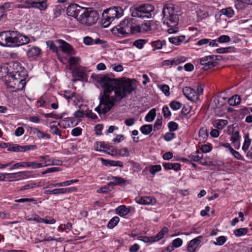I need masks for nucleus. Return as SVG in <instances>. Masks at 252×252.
Returning <instances> with one entry per match:
<instances>
[{
    "instance_id": "1",
    "label": "nucleus",
    "mask_w": 252,
    "mask_h": 252,
    "mask_svg": "<svg viewBox=\"0 0 252 252\" xmlns=\"http://www.w3.org/2000/svg\"><path fill=\"white\" fill-rule=\"evenodd\" d=\"M94 78L103 90L99 95V104L95 108L99 114H106L114 106L116 99L121 100L134 90L129 81L112 79L106 74L96 75Z\"/></svg>"
},
{
    "instance_id": "2",
    "label": "nucleus",
    "mask_w": 252,
    "mask_h": 252,
    "mask_svg": "<svg viewBox=\"0 0 252 252\" xmlns=\"http://www.w3.org/2000/svg\"><path fill=\"white\" fill-rule=\"evenodd\" d=\"M162 14L163 23L169 27L167 30L168 32L173 33L177 32L179 31L178 25L179 18L178 15L175 11L173 5L165 4L162 9Z\"/></svg>"
},
{
    "instance_id": "3",
    "label": "nucleus",
    "mask_w": 252,
    "mask_h": 252,
    "mask_svg": "<svg viewBox=\"0 0 252 252\" xmlns=\"http://www.w3.org/2000/svg\"><path fill=\"white\" fill-rule=\"evenodd\" d=\"M135 26L131 20L126 19L111 30L112 34L115 36L123 37L127 36L129 33L135 32Z\"/></svg>"
},
{
    "instance_id": "4",
    "label": "nucleus",
    "mask_w": 252,
    "mask_h": 252,
    "mask_svg": "<svg viewBox=\"0 0 252 252\" xmlns=\"http://www.w3.org/2000/svg\"><path fill=\"white\" fill-rule=\"evenodd\" d=\"M98 18L99 14L96 11L85 8L78 21L83 25L90 27L96 23Z\"/></svg>"
},
{
    "instance_id": "5",
    "label": "nucleus",
    "mask_w": 252,
    "mask_h": 252,
    "mask_svg": "<svg viewBox=\"0 0 252 252\" xmlns=\"http://www.w3.org/2000/svg\"><path fill=\"white\" fill-rule=\"evenodd\" d=\"M12 68L14 69L13 73V79L12 80L14 85L21 84L24 87L26 84L25 78L27 75V71L25 68L17 62H14L12 64Z\"/></svg>"
},
{
    "instance_id": "6",
    "label": "nucleus",
    "mask_w": 252,
    "mask_h": 252,
    "mask_svg": "<svg viewBox=\"0 0 252 252\" xmlns=\"http://www.w3.org/2000/svg\"><path fill=\"white\" fill-rule=\"evenodd\" d=\"M8 41L10 42L8 44V46H18L28 43L30 40L26 36L21 34L17 31H8Z\"/></svg>"
},
{
    "instance_id": "7",
    "label": "nucleus",
    "mask_w": 252,
    "mask_h": 252,
    "mask_svg": "<svg viewBox=\"0 0 252 252\" xmlns=\"http://www.w3.org/2000/svg\"><path fill=\"white\" fill-rule=\"evenodd\" d=\"M154 9L151 4H144L134 8L131 15L134 17L149 18L152 17V13L154 12Z\"/></svg>"
},
{
    "instance_id": "8",
    "label": "nucleus",
    "mask_w": 252,
    "mask_h": 252,
    "mask_svg": "<svg viewBox=\"0 0 252 252\" xmlns=\"http://www.w3.org/2000/svg\"><path fill=\"white\" fill-rule=\"evenodd\" d=\"M103 13L108 16V19L114 20L115 18H119L124 14L123 8L120 6H113L107 8L103 11Z\"/></svg>"
},
{
    "instance_id": "9",
    "label": "nucleus",
    "mask_w": 252,
    "mask_h": 252,
    "mask_svg": "<svg viewBox=\"0 0 252 252\" xmlns=\"http://www.w3.org/2000/svg\"><path fill=\"white\" fill-rule=\"evenodd\" d=\"M84 8L77 4L73 3L67 7L66 13L68 16L74 17L78 20L79 17H81V13L84 11Z\"/></svg>"
},
{
    "instance_id": "10",
    "label": "nucleus",
    "mask_w": 252,
    "mask_h": 252,
    "mask_svg": "<svg viewBox=\"0 0 252 252\" xmlns=\"http://www.w3.org/2000/svg\"><path fill=\"white\" fill-rule=\"evenodd\" d=\"M215 57H217V56L211 55L204 57L199 59L200 63L204 65L203 67L204 70H207L217 65L218 63L215 61L216 59L214 60Z\"/></svg>"
},
{
    "instance_id": "11",
    "label": "nucleus",
    "mask_w": 252,
    "mask_h": 252,
    "mask_svg": "<svg viewBox=\"0 0 252 252\" xmlns=\"http://www.w3.org/2000/svg\"><path fill=\"white\" fill-rule=\"evenodd\" d=\"M9 70L7 65L0 66V79L7 84L12 83V80L13 79V73L14 71L10 72Z\"/></svg>"
},
{
    "instance_id": "12",
    "label": "nucleus",
    "mask_w": 252,
    "mask_h": 252,
    "mask_svg": "<svg viewBox=\"0 0 252 252\" xmlns=\"http://www.w3.org/2000/svg\"><path fill=\"white\" fill-rule=\"evenodd\" d=\"M39 159H43L44 162L42 163L44 167L50 165H57L60 166L62 165L63 161L59 159H50L49 155L42 156L38 157Z\"/></svg>"
},
{
    "instance_id": "13",
    "label": "nucleus",
    "mask_w": 252,
    "mask_h": 252,
    "mask_svg": "<svg viewBox=\"0 0 252 252\" xmlns=\"http://www.w3.org/2000/svg\"><path fill=\"white\" fill-rule=\"evenodd\" d=\"M155 23L153 21H148L146 23L142 24L139 27H135L136 32H147L154 30Z\"/></svg>"
},
{
    "instance_id": "14",
    "label": "nucleus",
    "mask_w": 252,
    "mask_h": 252,
    "mask_svg": "<svg viewBox=\"0 0 252 252\" xmlns=\"http://www.w3.org/2000/svg\"><path fill=\"white\" fill-rule=\"evenodd\" d=\"M33 147V146L31 145L20 146L17 144H9L8 146H7L8 151L16 152H25L32 149Z\"/></svg>"
},
{
    "instance_id": "15",
    "label": "nucleus",
    "mask_w": 252,
    "mask_h": 252,
    "mask_svg": "<svg viewBox=\"0 0 252 252\" xmlns=\"http://www.w3.org/2000/svg\"><path fill=\"white\" fill-rule=\"evenodd\" d=\"M136 202L142 205H153L156 203V199L151 196H137L135 198Z\"/></svg>"
},
{
    "instance_id": "16",
    "label": "nucleus",
    "mask_w": 252,
    "mask_h": 252,
    "mask_svg": "<svg viewBox=\"0 0 252 252\" xmlns=\"http://www.w3.org/2000/svg\"><path fill=\"white\" fill-rule=\"evenodd\" d=\"M56 41L59 43V46L62 49L63 52L68 54H74L71 46L66 41L62 39H58Z\"/></svg>"
},
{
    "instance_id": "17",
    "label": "nucleus",
    "mask_w": 252,
    "mask_h": 252,
    "mask_svg": "<svg viewBox=\"0 0 252 252\" xmlns=\"http://www.w3.org/2000/svg\"><path fill=\"white\" fill-rule=\"evenodd\" d=\"M202 238V236H199L189 241L188 246V251L189 252H194L201 243Z\"/></svg>"
},
{
    "instance_id": "18",
    "label": "nucleus",
    "mask_w": 252,
    "mask_h": 252,
    "mask_svg": "<svg viewBox=\"0 0 252 252\" xmlns=\"http://www.w3.org/2000/svg\"><path fill=\"white\" fill-rule=\"evenodd\" d=\"M183 93L189 100L193 101L196 98V92L190 87H184Z\"/></svg>"
},
{
    "instance_id": "19",
    "label": "nucleus",
    "mask_w": 252,
    "mask_h": 252,
    "mask_svg": "<svg viewBox=\"0 0 252 252\" xmlns=\"http://www.w3.org/2000/svg\"><path fill=\"white\" fill-rule=\"evenodd\" d=\"M41 50L40 48L33 46L30 48L27 52V55L28 57L35 59L41 54Z\"/></svg>"
},
{
    "instance_id": "20",
    "label": "nucleus",
    "mask_w": 252,
    "mask_h": 252,
    "mask_svg": "<svg viewBox=\"0 0 252 252\" xmlns=\"http://www.w3.org/2000/svg\"><path fill=\"white\" fill-rule=\"evenodd\" d=\"M109 179L113 180V181L108 183L107 184L108 186L121 185L126 183V180L118 176L115 177L111 176V177H110L109 179H107V180Z\"/></svg>"
},
{
    "instance_id": "21",
    "label": "nucleus",
    "mask_w": 252,
    "mask_h": 252,
    "mask_svg": "<svg viewBox=\"0 0 252 252\" xmlns=\"http://www.w3.org/2000/svg\"><path fill=\"white\" fill-rule=\"evenodd\" d=\"M186 36L185 35H180L169 38V41L176 45H179L185 40Z\"/></svg>"
},
{
    "instance_id": "22",
    "label": "nucleus",
    "mask_w": 252,
    "mask_h": 252,
    "mask_svg": "<svg viewBox=\"0 0 252 252\" xmlns=\"http://www.w3.org/2000/svg\"><path fill=\"white\" fill-rule=\"evenodd\" d=\"M228 124L226 120L218 119L214 121L213 126L218 129H222Z\"/></svg>"
},
{
    "instance_id": "23",
    "label": "nucleus",
    "mask_w": 252,
    "mask_h": 252,
    "mask_svg": "<svg viewBox=\"0 0 252 252\" xmlns=\"http://www.w3.org/2000/svg\"><path fill=\"white\" fill-rule=\"evenodd\" d=\"M106 150H109L111 152H113L114 147L111 146H108L102 142H98L97 143L96 150L105 152Z\"/></svg>"
},
{
    "instance_id": "24",
    "label": "nucleus",
    "mask_w": 252,
    "mask_h": 252,
    "mask_svg": "<svg viewBox=\"0 0 252 252\" xmlns=\"http://www.w3.org/2000/svg\"><path fill=\"white\" fill-rule=\"evenodd\" d=\"M15 7V5L13 2H6L0 6V17H2L4 14L5 10H11Z\"/></svg>"
},
{
    "instance_id": "25",
    "label": "nucleus",
    "mask_w": 252,
    "mask_h": 252,
    "mask_svg": "<svg viewBox=\"0 0 252 252\" xmlns=\"http://www.w3.org/2000/svg\"><path fill=\"white\" fill-rule=\"evenodd\" d=\"M8 32L4 31L0 33V45L3 46H8V44L10 42L8 41Z\"/></svg>"
},
{
    "instance_id": "26",
    "label": "nucleus",
    "mask_w": 252,
    "mask_h": 252,
    "mask_svg": "<svg viewBox=\"0 0 252 252\" xmlns=\"http://www.w3.org/2000/svg\"><path fill=\"white\" fill-rule=\"evenodd\" d=\"M102 19L101 22V25L103 28H107L112 22L113 20L112 19H108V16L103 12L102 13Z\"/></svg>"
},
{
    "instance_id": "27",
    "label": "nucleus",
    "mask_w": 252,
    "mask_h": 252,
    "mask_svg": "<svg viewBox=\"0 0 252 252\" xmlns=\"http://www.w3.org/2000/svg\"><path fill=\"white\" fill-rule=\"evenodd\" d=\"M103 163L104 165H109L112 166H119L120 167H123V163L121 161H114L111 160H105L103 159Z\"/></svg>"
},
{
    "instance_id": "28",
    "label": "nucleus",
    "mask_w": 252,
    "mask_h": 252,
    "mask_svg": "<svg viewBox=\"0 0 252 252\" xmlns=\"http://www.w3.org/2000/svg\"><path fill=\"white\" fill-rule=\"evenodd\" d=\"M117 214L120 216H124L128 214L130 211L125 205H122L116 209Z\"/></svg>"
},
{
    "instance_id": "29",
    "label": "nucleus",
    "mask_w": 252,
    "mask_h": 252,
    "mask_svg": "<svg viewBox=\"0 0 252 252\" xmlns=\"http://www.w3.org/2000/svg\"><path fill=\"white\" fill-rule=\"evenodd\" d=\"M46 1L47 0H41L35 4L32 5V7L34 8H37L41 11H44L48 7Z\"/></svg>"
},
{
    "instance_id": "30",
    "label": "nucleus",
    "mask_w": 252,
    "mask_h": 252,
    "mask_svg": "<svg viewBox=\"0 0 252 252\" xmlns=\"http://www.w3.org/2000/svg\"><path fill=\"white\" fill-rule=\"evenodd\" d=\"M240 136L239 135V133L238 131H233L231 133V136L230 137V141L233 143H236L238 142V148L240 147Z\"/></svg>"
},
{
    "instance_id": "31",
    "label": "nucleus",
    "mask_w": 252,
    "mask_h": 252,
    "mask_svg": "<svg viewBox=\"0 0 252 252\" xmlns=\"http://www.w3.org/2000/svg\"><path fill=\"white\" fill-rule=\"evenodd\" d=\"M220 12L221 14L226 16L228 18H231L233 16L234 14V10L230 7L222 9Z\"/></svg>"
},
{
    "instance_id": "32",
    "label": "nucleus",
    "mask_w": 252,
    "mask_h": 252,
    "mask_svg": "<svg viewBox=\"0 0 252 252\" xmlns=\"http://www.w3.org/2000/svg\"><path fill=\"white\" fill-rule=\"evenodd\" d=\"M241 101V99L239 95H234L228 100V103L230 105L234 106L239 105Z\"/></svg>"
},
{
    "instance_id": "33",
    "label": "nucleus",
    "mask_w": 252,
    "mask_h": 252,
    "mask_svg": "<svg viewBox=\"0 0 252 252\" xmlns=\"http://www.w3.org/2000/svg\"><path fill=\"white\" fill-rule=\"evenodd\" d=\"M156 116V110L155 108L151 109L145 116V120L148 122H152Z\"/></svg>"
},
{
    "instance_id": "34",
    "label": "nucleus",
    "mask_w": 252,
    "mask_h": 252,
    "mask_svg": "<svg viewBox=\"0 0 252 252\" xmlns=\"http://www.w3.org/2000/svg\"><path fill=\"white\" fill-rule=\"evenodd\" d=\"M138 239L142 241L145 243H153L157 242L155 235L152 237L140 236L138 237Z\"/></svg>"
},
{
    "instance_id": "35",
    "label": "nucleus",
    "mask_w": 252,
    "mask_h": 252,
    "mask_svg": "<svg viewBox=\"0 0 252 252\" xmlns=\"http://www.w3.org/2000/svg\"><path fill=\"white\" fill-rule=\"evenodd\" d=\"M153 130V126L151 125H144L140 127V131L145 134H149Z\"/></svg>"
},
{
    "instance_id": "36",
    "label": "nucleus",
    "mask_w": 252,
    "mask_h": 252,
    "mask_svg": "<svg viewBox=\"0 0 252 252\" xmlns=\"http://www.w3.org/2000/svg\"><path fill=\"white\" fill-rule=\"evenodd\" d=\"M248 231L247 228H240L234 230L233 233L237 237H241L245 235Z\"/></svg>"
},
{
    "instance_id": "37",
    "label": "nucleus",
    "mask_w": 252,
    "mask_h": 252,
    "mask_svg": "<svg viewBox=\"0 0 252 252\" xmlns=\"http://www.w3.org/2000/svg\"><path fill=\"white\" fill-rule=\"evenodd\" d=\"M189 157L190 159L194 161H199L203 158L202 154L200 153L199 151H196L190 155Z\"/></svg>"
},
{
    "instance_id": "38",
    "label": "nucleus",
    "mask_w": 252,
    "mask_h": 252,
    "mask_svg": "<svg viewBox=\"0 0 252 252\" xmlns=\"http://www.w3.org/2000/svg\"><path fill=\"white\" fill-rule=\"evenodd\" d=\"M164 41H161L159 40H157L155 41H153L151 43V45L155 49H160L162 48L163 44H164Z\"/></svg>"
},
{
    "instance_id": "39",
    "label": "nucleus",
    "mask_w": 252,
    "mask_h": 252,
    "mask_svg": "<svg viewBox=\"0 0 252 252\" xmlns=\"http://www.w3.org/2000/svg\"><path fill=\"white\" fill-rule=\"evenodd\" d=\"M146 43V39H139L135 40L133 45L138 49H142Z\"/></svg>"
},
{
    "instance_id": "40",
    "label": "nucleus",
    "mask_w": 252,
    "mask_h": 252,
    "mask_svg": "<svg viewBox=\"0 0 252 252\" xmlns=\"http://www.w3.org/2000/svg\"><path fill=\"white\" fill-rule=\"evenodd\" d=\"M245 141L242 147V149L246 151L249 148L251 144V139L249 138V134H246L244 136Z\"/></svg>"
},
{
    "instance_id": "41",
    "label": "nucleus",
    "mask_w": 252,
    "mask_h": 252,
    "mask_svg": "<svg viewBox=\"0 0 252 252\" xmlns=\"http://www.w3.org/2000/svg\"><path fill=\"white\" fill-rule=\"evenodd\" d=\"M26 167H31L33 169L39 168L43 166V164L41 163H38L36 161L27 162Z\"/></svg>"
},
{
    "instance_id": "42",
    "label": "nucleus",
    "mask_w": 252,
    "mask_h": 252,
    "mask_svg": "<svg viewBox=\"0 0 252 252\" xmlns=\"http://www.w3.org/2000/svg\"><path fill=\"white\" fill-rule=\"evenodd\" d=\"M120 220L119 218L118 217H114L112 218L109 221L107 226L109 228H113L114 226H115L117 223L119 222Z\"/></svg>"
},
{
    "instance_id": "43",
    "label": "nucleus",
    "mask_w": 252,
    "mask_h": 252,
    "mask_svg": "<svg viewBox=\"0 0 252 252\" xmlns=\"http://www.w3.org/2000/svg\"><path fill=\"white\" fill-rule=\"evenodd\" d=\"M36 137L39 139H49L50 138V135L46 132L38 129L37 131Z\"/></svg>"
},
{
    "instance_id": "44",
    "label": "nucleus",
    "mask_w": 252,
    "mask_h": 252,
    "mask_svg": "<svg viewBox=\"0 0 252 252\" xmlns=\"http://www.w3.org/2000/svg\"><path fill=\"white\" fill-rule=\"evenodd\" d=\"M182 103L179 101L173 100L169 104L170 107L173 110H178L182 107Z\"/></svg>"
},
{
    "instance_id": "45",
    "label": "nucleus",
    "mask_w": 252,
    "mask_h": 252,
    "mask_svg": "<svg viewBox=\"0 0 252 252\" xmlns=\"http://www.w3.org/2000/svg\"><path fill=\"white\" fill-rule=\"evenodd\" d=\"M168 231V229L166 227H164L161 230L158 232L156 236L157 241L162 238L164 235Z\"/></svg>"
},
{
    "instance_id": "46",
    "label": "nucleus",
    "mask_w": 252,
    "mask_h": 252,
    "mask_svg": "<svg viewBox=\"0 0 252 252\" xmlns=\"http://www.w3.org/2000/svg\"><path fill=\"white\" fill-rule=\"evenodd\" d=\"M51 132L54 134L59 136L62 135L61 130L57 127V126L52 125L50 126Z\"/></svg>"
},
{
    "instance_id": "47",
    "label": "nucleus",
    "mask_w": 252,
    "mask_h": 252,
    "mask_svg": "<svg viewBox=\"0 0 252 252\" xmlns=\"http://www.w3.org/2000/svg\"><path fill=\"white\" fill-rule=\"evenodd\" d=\"M226 241V238L224 236H221L217 238L216 241L214 242L213 244L215 245L221 246Z\"/></svg>"
},
{
    "instance_id": "48",
    "label": "nucleus",
    "mask_w": 252,
    "mask_h": 252,
    "mask_svg": "<svg viewBox=\"0 0 252 252\" xmlns=\"http://www.w3.org/2000/svg\"><path fill=\"white\" fill-rule=\"evenodd\" d=\"M45 194H62V188L55 189L52 190H45L44 191Z\"/></svg>"
},
{
    "instance_id": "49",
    "label": "nucleus",
    "mask_w": 252,
    "mask_h": 252,
    "mask_svg": "<svg viewBox=\"0 0 252 252\" xmlns=\"http://www.w3.org/2000/svg\"><path fill=\"white\" fill-rule=\"evenodd\" d=\"M158 88L164 93L166 96L170 95L169 87L167 85H161L158 86Z\"/></svg>"
},
{
    "instance_id": "50",
    "label": "nucleus",
    "mask_w": 252,
    "mask_h": 252,
    "mask_svg": "<svg viewBox=\"0 0 252 252\" xmlns=\"http://www.w3.org/2000/svg\"><path fill=\"white\" fill-rule=\"evenodd\" d=\"M233 47L231 46L225 48H220L217 49L216 52L219 54H224L231 52V50L233 49Z\"/></svg>"
},
{
    "instance_id": "51",
    "label": "nucleus",
    "mask_w": 252,
    "mask_h": 252,
    "mask_svg": "<svg viewBox=\"0 0 252 252\" xmlns=\"http://www.w3.org/2000/svg\"><path fill=\"white\" fill-rule=\"evenodd\" d=\"M17 203H23V202H32L34 204H37V201L34 198H21L15 200Z\"/></svg>"
},
{
    "instance_id": "52",
    "label": "nucleus",
    "mask_w": 252,
    "mask_h": 252,
    "mask_svg": "<svg viewBox=\"0 0 252 252\" xmlns=\"http://www.w3.org/2000/svg\"><path fill=\"white\" fill-rule=\"evenodd\" d=\"M47 46L53 52H58V48L54 42L52 40H48L46 41Z\"/></svg>"
},
{
    "instance_id": "53",
    "label": "nucleus",
    "mask_w": 252,
    "mask_h": 252,
    "mask_svg": "<svg viewBox=\"0 0 252 252\" xmlns=\"http://www.w3.org/2000/svg\"><path fill=\"white\" fill-rule=\"evenodd\" d=\"M161 170V167L160 165H155L152 166L150 168V172L151 174L154 175L157 172Z\"/></svg>"
},
{
    "instance_id": "54",
    "label": "nucleus",
    "mask_w": 252,
    "mask_h": 252,
    "mask_svg": "<svg viewBox=\"0 0 252 252\" xmlns=\"http://www.w3.org/2000/svg\"><path fill=\"white\" fill-rule=\"evenodd\" d=\"M217 40L220 43H227L230 41V37L228 35H222L220 36Z\"/></svg>"
},
{
    "instance_id": "55",
    "label": "nucleus",
    "mask_w": 252,
    "mask_h": 252,
    "mask_svg": "<svg viewBox=\"0 0 252 252\" xmlns=\"http://www.w3.org/2000/svg\"><path fill=\"white\" fill-rule=\"evenodd\" d=\"M169 130L170 132L176 130L178 128V125L174 122H170L168 124Z\"/></svg>"
},
{
    "instance_id": "56",
    "label": "nucleus",
    "mask_w": 252,
    "mask_h": 252,
    "mask_svg": "<svg viewBox=\"0 0 252 252\" xmlns=\"http://www.w3.org/2000/svg\"><path fill=\"white\" fill-rule=\"evenodd\" d=\"M162 111L164 117L166 118H169L171 115V112L170 111L168 107L166 105H165L163 107Z\"/></svg>"
},
{
    "instance_id": "57",
    "label": "nucleus",
    "mask_w": 252,
    "mask_h": 252,
    "mask_svg": "<svg viewBox=\"0 0 252 252\" xmlns=\"http://www.w3.org/2000/svg\"><path fill=\"white\" fill-rule=\"evenodd\" d=\"M77 189L76 187H69L66 188H62V194L76 192Z\"/></svg>"
},
{
    "instance_id": "58",
    "label": "nucleus",
    "mask_w": 252,
    "mask_h": 252,
    "mask_svg": "<svg viewBox=\"0 0 252 252\" xmlns=\"http://www.w3.org/2000/svg\"><path fill=\"white\" fill-rule=\"evenodd\" d=\"M61 170V169L58 167H51L47 168L46 170L42 172V175H44L47 173H53L55 172H58Z\"/></svg>"
},
{
    "instance_id": "59",
    "label": "nucleus",
    "mask_w": 252,
    "mask_h": 252,
    "mask_svg": "<svg viewBox=\"0 0 252 252\" xmlns=\"http://www.w3.org/2000/svg\"><path fill=\"white\" fill-rule=\"evenodd\" d=\"M26 220L28 221H35L37 222H40L42 220V218L39 216L36 215H32L31 218H26Z\"/></svg>"
},
{
    "instance_id": "60",
    "label": "nucleus",
    "mask_w": 252,
    "mask_h": 252,
    "mask_svg": "<svg viewBox=\"0 0 252 252\" xmlns=\"http://www.w3.org/2000/svg\"><path fill=\"white\" fill-rule=\"evenodd\" d=\"M183 243V241L181 238H176L174 239L172 243V245L174 246V248H179L180 247Z\"/></svg>"
},
{
    "instance_id": "61",
    "label": "nucleus",
    "mask_w": 252,
    "mask_h": 252,
    "mask_svg": "<svg viewBox=\"0 0 252 252\" xmlns=\"http://www.w3.org/2000/svg\"><path fill=\"white\" fill-rule=\"evenodd\" d=\"M36 186V184L35 183H31L26 185L25 186H24L23 187H22L20 188V190L22 191V190H26V189H33L34 187H35Z\"/></svg>"
},
{
    "instance_id": "62",
    "label": "nucleus",
    "mask_w": 252,
    "mask_h": 252,
    "mask_svg": "<svg viewBox=\"0 0 252 252\" xmlns=\"http://www.w3.org/2000/svg\"><path fill=\"white\" fill-rule=\"evenodd\" d=\"M109 187L107 185V186H104L102 187L99 189H98L96 191L97 193H106L109 191H110L111 190L109 189Z\"/></svg>"
},
{
    "instance_id": "63",
    "label": "nucleus",
    "mask_w": 252,
    "mask_h": 252,
    "mask_svg": "<svg viewBox=\"0 0 252 252\" xmlns=\"http://www.w3.org/2000/svg\"><path fill=\"white\" fill-rule=\"evenodd\" d=\"M185 60L186 59L184 57H180L174 58L172 60V62L174 63L175 65H177L181 63L184 62Z\"/></svg>"
},
{
    "instance_id": "64",
    "label": "nucleus",
    "mask_w": 252,
    "mask_h": 252,
    "mask_svg": "<svg viewBox=\"0 0 252 252\" xmlns=\"http://www.w3.org/2000/svg\"><path fill=\"white\" fill-rule=\"evenodd\" d=\"M74 93L71 91L67 90L64 91V97L67 99H70L73 98Z\"/></svg>"
}]
</instances>
